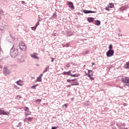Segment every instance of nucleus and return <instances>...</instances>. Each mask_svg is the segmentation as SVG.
I'll use <instances>...</instances> for the list:
<instances>
[{
    "instance_id": "nucleus-51",
    "label": "nucleus",
    "mask_w": 129,
    "mask_h": 129,
    "mask_svg": "<svg viewBox=\"0 0 129 129\" xmlns=\"http://www.w3.org/2000/svg\"><path fill=\"white\" fill-rule=\"evenodd\" d=\"M118 36H120V35L119 34H118Z\"/></svg>"
},
{
    "instance_id": "nucleus-41",
    "label": "nucleus",
    "mask_w": 129,
    "mask_h": 129,
    "mask_svg": "<svg viewBox=\"0 0 129 129\" xmlns=\"http://www.w3.org/2000/svg\"><path fill=\"white\" fill-rule=\"evenodd\" d=\"M67 82H71V80H70V79H68V80H67Z\"/></svg>"
},
{
    "instance_id": "nucleus-11",
    "label": "nucleus",
    "mask_w": 129,
    "mask_h": 129,
    "mask_svg": "<svg viewBox=\"0 0 129 129\" xmlns=\"http://www.w3.org/2000/svg\"><path fill=\"white\" fill-rule=\"evenodd\" d=\"M43 76V74H40L36 79V82H41L42 81V77Z\"/></svg>"
},
{
    "instance_id": "nucleus-17",
    "label": "nucleus",
    "mask_w": 129,
    "mask_h": 129,
    "mask_svg": "<svg viewBox=\"0 0 129 129\" xmlns=\"http://www.w3.org/2000/svg\"><path fill=\"white\" fill-rule=\"evenodd\" d=\"M71 85L72 86L79 85V83H78V82L76 81V82H73L72 83Z\"/></svg>"
},
{
    "instance_id": "nucleus-48",
    "label": "nucleus",
    "mask_w": 129,
    "mask_h": 129,
    "mask_svg": "<svg viewBox=\"0 0 129 129\" xmlns=\"http://www.w3.org/2000/svg\"><path fill=\"white\" fill-rule=\"evenodd\" d=\"M122 9V8H120V11H121Z\"/></svg>"
},
{
    "instance_id": "nucleus-19",
    "label": "nucleus",
    "mask_w": 129,
    "mask_h": 129,
    "mask_svg": "<svg viewBox=\"0 0 129 129\" xmlns=\"http://www.w3.org/2000/svg\"><path fill=\"white\" fill-rule=\"evenodd\" d=\"M49 66H47L45 69H44V70L43 72V73H46V72H47V71H48V70H49Z\"/></svg>"
},
{
    "instance_id": "nucleus-40",
    "label": "nucleus",
    "mask_w": 129,
    "mask_h": 129,
    "mask_svg": "<svg viewBox=\"0 0 129 129\" xmlns=\"http://www.w3.org/2000/svg\"><path fill=\"white\" fill-rule=\"evenodd\" d=\"M51 62H54V58L53 57H51Z\"/></svg>"
},
{
    "instance_id": "nucleus-49",
    "label": "nucleus",
    "mask_w": 129,
    "mask_h": 129,
    "mask_svg": "<svg viewBox=\"0 0 129 129\" xmlns=\"http://www.w3.org/2000/svg\"><path fill=\"white\" fill-rule=\"evenodd\" d=\"M36 66H39V64H36Z\"/></svg>"
},
{
    "instance_id": "nucleus-43",
    "label": "nucleus",
    "mask_w": 129,
    "mask_h": 129,
    "mask_svg": "<svg viewBox=\"0 0 129 129\" xmlns=\"http://www.w3.org/2000/svg\"><path fill=\"white\" fill-rule=\"evenodd\" d=\"M71 81H73V82H74V81H75L76 79H73V80H71Z\"/></svg>"
},
{
    "instance_id": "nucleus-33",
    "label": "nucleus",
    "mask_w": 129,
    "mask_h": 129,
    "mask_svg": "<svg viewBox=\"0 0 129 129\" xmlns=\"http://www.w3.org/2000/svg\"><path fill=\"white\" fill-rule=\"evenodd\" d=\"M41 101H42V100H41V99H37V100H35V102H39V103H40V102H41Z\"/></svg>"
},
{
    "instance_id": "nucleus-13",
    "label": "nucleus",
    "mask_w": 129,
    "mask_h": 129,
    "mask_svg": "<svg viewBox=\"0 0 129 129\" xmlns=\"http://www.w3.org/2000/svg\"><path fill=\"white\" fill-rule=\"evenodd\" d=\"M39 25H40V23L38 21L35 25L34 27H31L32 30H33V31H35L36 30V29H37V27H38Z\"/></svg>"
},
{
    "instance_id": "nucleus-52",
    "label": "nucleus",
    "mask_w": 129,
    "mask_h": 129,
    "mask_svg": "<svg viewBox=\"0 0 129 129\" xmlns=\"http://www.w3.org/2000/svg\"><path fill=\"white\" fill-rule=\"evenodd\" d=\"M121 36H122V35L120 34V36L121 37Z\"/></svg>"
},
{
    "instance_id": "nucleus-25",
    "label": "nucleus",
    "mask_w": 129,
    "mask_h": 129,
    "mask_svg": "<svg viewBox=\"0 0 129 129\" xmlns=\"http://www.w3.org/2000/svg\"><path fill=\"white\" fill-rule=\"evenodd\" d=\"M17 84H18V85H19L20 86H22V84L21 83V80L17 81Z\"/></svg>"
},
{
    "instance_id": "nucleus-23",
    "label": "nucleus",
    "mask_w": 129,
    "mask_h": 129,
    "mask_svg": "<svg viewBox=\"0 0 129 129\" xmlns=\"http://www.w3.org/2000/svg\"><path fill=\"white\" fill-rule=\"evenodd\" d=\"M112 48H113L112 44H110L108 47L109 50H113V49H112Z\"/></svg>"
},
{
    "instance_id": "nucleus-45",
    "label": "nucleus",
    "mask_w": 129,
    "mask_h": 129,
    "mask_svg": "<svg viewBox=\"0 0 129 129\" xmlns=\"http://www.w3.org/2000/svg\"><path fill=\"white\" fill-rule=\"evenodd\" d=\"M19 62L20 63H22V62H23V60H20Z\"/></svg>"
},
{
    "instance_id": "nucleus-22",
    "label": "nucleus",
    "mask_w": 129,
    "mask_h": 129,
    "mask_svg": "<svg viewBox=\"0 0 129 129\" xmlns=\"http://www.w3.org/2000/svg\"><path fill=\"white\" fill-rule=\"evenodd\" d=\"M20 4H21L22 5H23V6H25V7L27 6V3H26L25 1H21Z\"/></svg>"
},
{
    "instance_id": "nucleus-34",
    "label": "nucleus",
    "mask_w": 129,
    "mask_h": 129,
    "mask_svg": "<svg viewBox=\"0 0 129 129\" xmlns=\"http://www.w3.org/2000/svg\"><path fill=\"white\" fill-rule=\"evenodd\" d=\"M17 126H19V127H21V126H22V122H19Z\"/></svg>"
},
{
    "instance_id": "nucleus-1",
    "label": "nucleus",
    "mask_w": 129,
    "mask_h": 129,
    "mask_svg": "<svg viewBox=\"0 0 129 129\" xmlns=\"http://www.w3.org/2000/svg\"><path fill=\"white\" fill-rule=\"evenodd\" d=\"M19 55V48L17 47V44L13 45L12 48L10 50V55L12 58H16Z\"/></svg>"
},
{
    "instance_id": "nucleus-21",
    "label": "nucleus",
    "mask_w": 129,
    "mask_h": 129,
    "mask_svg": "<svg viewBox=\"0 0 129 129\" xmlns=\"http://www.w3.org/2000/svg\"><path fill=\"white\" fill-rule=\"evenodd\" d=\"M33 117H28V118H26L25 120H28V121H32L33 120Z\"/></svg>"
},
{
    "instance_id": "nucleus-8",
    "label": "nucleus",
    "mask_w": 129,
    "mask_h": 129,
    "mask_svg": "<svg viewBox=\"0 0 129 129\" xmlns=\"http://www.w3.org/2000/svg\"><path fill=\"white\" fill-rule=\"evenodd\" d=\"M38 54L36 52H34L32 54H31L30 56L33 59H37V60L39 59V57L37 56Z\"/></svg>"
},
{
    "instance_id": "nucleus-42",
    "label": "nucleus",
    "mask_w": 129,
    "mask_h": 129,
    "mask_svg": "<svg viewBox=\"0 0 129 129\" xmlns=\"http://www.w3.org/2000/svg\"><path fill=\"white\" fill-rule=\"evenodd\" d=\"M67 86V87H71V86H72V85H68V86Z\"/></svg>"
},
{
    "instance_id": "nucleus-4",
    "label": "nucleus",
    "mask_w": 129,
    "mask_h": 129,
    "mask_svg": "<svg viewBox=\"0 0 129 129\" xmlns=\"http://www.w3.org/2000/svg\"><path fill=\"white\" fill-rule=\"evenodd\" d=\"M114 54V50H108L106 52L107 57H112Z\"/></svg>"
},
{
    "instance_id": "nucleus-3",
    "label": "nucleus",
    "mask_w": 129,
    "mask_h": 129,
    "mask_svg": "<svg viewBox=\"0 0 129 129\" xmlns=\"http://www.w3.org/2000/svg\"><path fill=\"white\" fill-rule=\"evenodd\" d=\"M19 48L22 51H26L27 46L25 45V43L23 42H20L19 43Z\"/></svg>"
},
{
    "instance_id": "nucleus-47",
    "label": "nucleus",
    "mask_w": 129,
    "mask_h": 129,
    "mask_svg": "<svg viewBox=\"0 0 129 129\" xmlns=\"http://www.w3.org/2000/svg\"><path fill=\"white\" fill-rule=\"evenodd\" d=\"M31 78H32V79H34L35 78V77H32Z\"/></svg>"
},
{
    "instance_id": "nucleus-18",
    "label": "nucleus",
    "mask_w": 129,
    "mask_h": 129,
    "mask_svg": "<svg viewBox=\"0 0 129 129\" xmlns=\"http://www.w3.org/2000/svg\"><path fill=\"white\" fill-rule=\"evenodd\" d=\"M80 76V74H71V77H79Z\"/></svg>"
},
{
    "instance_id": "nucleus-29",
    "label": "nucleus",
    "mask_w": 129,
    "mask_h": 129,
    "mask_svg": "<svg viewBox=\"0 0 129 129\" xmlns=\"http://www.w3.org/2000/svg\"><path fill=\"white\" fill-rule=\"evenodd\" d=\"M4 29H5L4 27L0 26V32H2V31H4Z\"/></svg>"
},
{
    "instance_id": "nucleus-28",
    "label": "nucleus",
    "mask_w": 129,
    "mask_h": 129,
    "mask_svg": "<svg viewBox=\"0 0 129 129\" xmlns=\"http://www.w3.org/2000/svg\"><path fill=\"white\" fill-rule=\"evenodd\" d=\"M38 86V84H36L35 85L32 86L31 87L32 89H36V87Z\"/></svg>"
},
{
    "instance_id": "nucleus-16",
    "label": "nucleus",
    "mask_w": 129,
    "mask_h": 129,
    "mask_svg": "<svg viewBox=\"0 0 129 129\" xmlns=\"http://www.w3.org/2000/svg\"><path fill=\"white\" fill-rule=\"evenodd\" d=\"M95 25H96V26H100L101 22H100V21L99 20H96L95 21Z\"/></svg>"
},
{
    "instance_id": "nucleus-5",
    "label": "nucleus",
    "mask_w": 129,
    "mask_h": 129,
    "mask_svg": "<svg viewBox=\"0 0 129 129\" xmlns=\"http://www.w3.org/2000/svg\"><path fill=\"white\" fill-rule=\"evenodd\" d=\"M83 13L84 14H96V11H92L90 10H83Z\"/></svg>"
},
{
    "instance_id": "nucleus-35",
    "label": "nucleus",
    "mask_w": 129,
    "mask_h": 129,
    "mask_svg": "<svg viewBox=\"0 0 129 129\" xmlns=\"http://www.w3.org/2000/svg\"><path fill=\"white\" fill-rule=\"evenodd\" d=\"M66 67H67V68H70V67H71L70 64V63H68L66 65Z\"/></svg>"
},
{
    "instance_id": "nucleus-15",
    "label": "nucleus",
    "mask_w": 129,
    "mask_h": 129,
    "mask_svg": "<svg viewBox=\"0 0 129 129\" xmlns=\"http://www.w3.org/2000/svg\"><path fill=\"white\" fill-rule=\"evenodd\" d=\"M93 73H91V74H87V75H88V77H89V78H90V79H91V80H94V78L91 77V76H93Z\"/></svg>"
},
{
    "instance_id": "nucleus-50",
    "label": "nucleus",
    "mask_w": 129,
    "mask_h": 129,
    "mask_svg": "<svg viewBox=\"0 0 129 129\" xmlns=\"http://www.w3.org/2000/svg\"><path fill=\"white\" fill-rule=\"evenodd\" d=\"M2 67H3L2 66H0V68H2Z\"/></svg>"
},
{
    "instance_id": "nucleus-20",
    "label": "nucleus",
    "mask_w": 129,
    "mask_h": 129,
    "mask_svg": "<svg viewBox=\"0 0 129 129\" xmlns=\"http://www.w3.org/2000/svg\"><path fill=\"white\" fill-rule=\"evenodd\" d=\"M113 7H114L113 3H109L108 5V8H110V9H112L113 8Z\"/></svg>"
},
{
    "instance_id": "nucleus-30",
    "label": "nucleus",
    "mask_w": 129,
    "mask_h": 129,
    "mask_svg": "<svg viewBox=\"0 0 129 129\" xmlns=\"http://www.w3.org/2000/svg\"><path fill=\"white\" fill-rule=\"evenodd\" d=\"M70 46V43H67L64 45V47H69Z\"/></svg>"
},
{
    "instance_id": "nucleus-39",
    "label": "nucleus",
    "mask_w": 129,
    "mask_h": 129,
    "mask_svg": "<svg viewBox=\"0 0 129 129\" xmlns=\"http://www.w3.org/2000/svg\"><path fill=\"white\" fill-rule=\"evenodd\" d=\"M63 106H65V108H67V104H64Z\"/></svg>"
},
{
    "instance_id": "nucleus-27",
    "label": "nucleus",
    "mask_w": 129,
    "mask_h": 129,
    "mask_svg": "<svg viewBox=\"0 0 129 129\" xmlns=\"http://www.w3.org/2000/svg\"><path fill=\"white\" fill-rule=\"evenodd\" d=\"M21 98H22V96H21V95H17L16 96V99H18V100H20Z\"/></svg>"
},
{
    "instance_id": "nucleus-6",
    "label": "nucleus",
    "mask_w": 129,
    "mask_h": 129,
    "mask_svg": "<svg viewBox=\"0 0 129 129\" xmlns=\"http://www.w3.org/2000/svg\"><path fill=\"white\" fill-rule=\"evenodd\" d=\"M67 5L69 6V8H70L71 10H73V11L75 9V8L74 7V5H73V3L72 2H68Z\"/></svg>"
},
{
    "instance_id": "nucleus-36",
    "label": "nucleus",
    "mask_w": 129,
    "mask_h": 129,
    "mask_svg": "<svg viewBox=\"0 0 129 129\" xmlns=\"http://www.w3.org/2000/svg\"><path fill=\"white\" fill-rule=\"evenodd\" d=\"M109 9H110V8H108V7H106L105 8V10H106V11H109Z\"/></svg>"
},
{
    "instance_id": "nucleus-26",
    "label": "nucleus",
    "mask_w": 129,
    "mask_h": 129,
    "mask_svg": "<svg viewBox=\"0 0 129 129\" xmlns=\"http://www.w3.org/2000/svg\"><path fill=\"white\" fill-rule=\"evenodd\" d=\"M92 73H93V71L88 70V74H91Z\"/></svg>"
},
{
    "instance_id": "nucleus-46",
    "label": "nucleus",
    "mask_w": 129,
    "mask_h": 129,
    "mask_svg": "<svg viewBox=\"0 0 129 129\" xmlns=\"http://www.w3.org/2000/svg\"><path fill=\"white\" fill-rule=\"evenodd\" d=\"M124 106H126V103H124Z\"/></svg>"
},
{
    "instance_id": "nucleus-32",
    "label": "nucleus",
    "mask_w": 129,
    "mask_h": 129,
    "mask_svg": "<svg viewBox=\"0 0 129 129\" xmlns=\"http://www.w3.org/2000/svg\"><path fill=\"white\" fill-rule=\"evenodd\" d=\"M31 114V112L28 111V113L25 114L26 116H28V115H30Z\"/></svg>"
},
{
    "instance_id": "nucleus-9",
    "label": "nucleus",
    "mask_w": 129,
    "mask_h": 129,
    "mask_svg": "<svg viewBox=\"0 0 129 129\" xmlns=\"http://www.w3.org/2000/svg\"><path fill=\"white\" fill-rule=\"evenodd\" d=\"M7 40L8 41H9V42H10V43H12V42H14V41H15V38L12 37V36H10L7 38Z\"/></svg>"
},
{
    "instance_id": "nucleus-38",
    "label": "nucleus",
    "mask_w": 129,
    "mask_h": 129,
    "mask_svg": "<svg viewBox=\"0 0 129 129\" xmlns=\"http://www.w3.org/2000/svg\"><path fill=\"white\" fill-rule=\"evenodd\" d=\"M25 111H27V110H29V108H28V107H25Z\"/></svg>"
},
{
    "instance_id": "nucleus-31",
    "label": "nucleus",
    "mask_w": 129,
    "mask_h": 129,
    "mask_svg": "<svg viewBox=\"0 0 129 129\" xmlns=\"http://www.w3.org/2000/svg\"><path fill=\"white\" fill-rule=\"evenodd\" d=\"M88 53H89V51L85 50V53L84 54V55H87V54H88Z\"/></svg>"
},
{
    "instance_id": "nucleus-37",
    "label": "nucleus",
    "mask_w": 129,
    "mask_h": 129,
    "mask_svg": "<svg viewBox=\"0 0 129 129\" xmlns=\"http://www.w3.org/2000/svg\"><path fill=\"white\" fill-rule=\"evenodd\" d=\"M58 128V126H53L51 127V129H57Z\"/></svg>"
},
{
    "instance_id": "nucleus-24",
    "label": "nucleus",
    "mask_w": 129,
    "mask_h": 129,
    "mask_svg": "<svg viewBox=\"0 0 129 129\" xmlns=\"http://www.w3.org/2000/svg\"><path fill=\"white\" fill-rule=\"evenodd\" d=\"M52 18H53V19H56V18H57V14L55 12L53 15H52Z\"/></svg>"
},
{
    "instance_id": "nucleus-10",
    "label": "nucleus",
    "mask_w": 129,
    "mask_h": 129,
    "mask_svg": "<svg viewBox=\"0 0 129 129\" xmlns=\"http://www.w3.org/2000/svg\"><path fill=\"white\" fill-rule=\"evenodd\" d=\"M72 71L71 70H70L68 72H63L62 73V75H69V76H71V72H72Z\"/></svg>"
},
{
    "instance_id": "nucleus-2",
    "label": "nucleus",
    "mask_w": 129,
    "mask_h": 129,
    "mask_svg": "<svg viewBox=\"0 0 129 129\" xmlns=\"http://www.w3.org/2000/svg\"><path fill=\"white\" fill-rule=\"evenodd\" d=\"M121 81L129 88V78L128 77L122 76Z\"/></svg>"
},
{
    "instance_id": "nucleus-7",
    "label": "nucleus",
    "mask_w": 129,
    "mask_h": 129,
    "mask_svg": "<svg viewBox=\"0 0 129 129\" xmlns=\"http://www.w3.org/2000/svg\"><path fill=\"white\" fill-rule=\"evenodd\" d=\"M9 112H6L0 108V115L3 114L4 115H9Z\"/></svg>"
},
{
    "instance_id": "nucleus-14",
    "label": "nucleus",
    "mask_w": 129,
    "mask_h": 129,
    "mask_svg": "<svg viewBox=\"0 0 129 129\" xmlns=\"http://www.w3.org/2000/svg\"><path fill=\"white\" fill-rule=\"evenodd\" d=\"M87 21L89 23H93V22H94V18L93 17H89L87 19Z\"/></svg>"
},
{
    "instance_id": "nucleus-44",
    "label": "nucleus",
    "mask_w": 129,
    "mask_h": 129,
    "mask_svg": "<svg viewBox=\"0 0 129 129\" xmlns=\"http://www.w3.org/2000/svg\"><path fill=\"white\" fill-rule=\"evenodd\" d=\"M92 65H95V63L94 62L92 63Z\"/></svg>"
},
{
    "instance_id": "nucleus-12",
    "label": "nucleus",
    "mask_w": 129,
    "mask_h": 129,
    "mask_svg": "<svg viewBox=\"0 0 129 129\" xmlns=\"http://www.w3.org/2000/svg\"><path fill=\"white\" fill-rule=\"evenodd\" d=\"M4 74H10V71L7 68H4V71H3Z\"/></svg>"
}]
</instances>
